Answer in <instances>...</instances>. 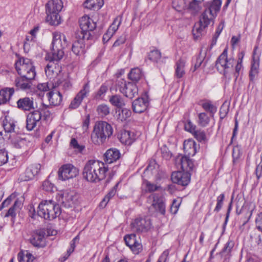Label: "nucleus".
Segmentation results:
<instances>
[{
    "mask_svg": "<svg viewBox=\"0 0 262 262\" xmlns=\"http://www.w3.org/2000/svg\"><path fill=\"white\" fill-rule=\"evenodd\" d=\"M235 60L233 58L228 57L227 49H225L223 53L220 55L216 61V67L220 73L228 79L231 78V75L234 72L233 67Z\"/></svg>",
    "mask_w": 262,
    "mask_h": 262,
    "instance_id": "nucleus-7",
    "label": "nucleus"
},
{
    "mask_svg": "<svg viewBox=\"0 0 262 262\" xmlns=\"http://www.w3.org/2000/svg\"><path fill=\"white\" fill-rule=\"evenodd\" d=\"M15 66L16 70L19 75H23L25 77H35L36 72L35 67L30 59L19 57L17 60L16 61Z\"/></svg>",
    "mask_w": 262,
    "mask_h": 262,
    "instance_id": "nucleus-9",
    "label": "nucleus"
},
{
    "mask_svg": "<svg viewBox=\"0 0 262 262\" xmlns=\"http://www.w3.org/2000/svg\"><path fill=\"white\" fill-rule=\"evenodd\" d=\"M234 246V242L232 241H228L225 245L224 247L221 251V254L223 256H226L228 255L231 251L232 249Z\"/></svg>",
    "mask_w": 262,
    "mask_h": 262,
    "instance_id": "nucleus-50",
    "label": "nucleus"
},
{
    "mask_svg": "<svg viewBox=\"0 0 262 262\" xmlns=\"http://www.w3.org/2000/svg\"><path fill=\"white\" fill-rule=\"evenodd\" d=\"M21 205V203L17 200H16L12 205L11 207L8 211L4 215V217H9L12 216L14 217L16 215L15 211L18 209Z\"/></svg>",
    "mask_w": 262,
    "mask_h": 262,
    "instance_id": "nucleus-42",
    "label": "nucleus"
},
{
    "mask_svg": "<svg viewBox=\"0 0 262 262\" xmlns=\"http://www.w3.org/2000/svg\"><path fill=\"white\" fill-rule=\"evenodd\" d=\"M112 126L105 121L97 122L91 134L92 142L95 145L103 144L113 134Z\"/></svg>",
    "mask_w": 262,
    "mask_h": 262,
    "instance_id": "nucleus-4",
    "label": "nucleus"
},
{
    "mask_svg": "<svg viewBox=\"0 0 262 262\" xmlns=\"http://www.w3.org/2000/svg\"><path fill=\"white\" fill-rule=\"evenodd\" d=\"M255 223L257 229L262 232V213L259 214L256 217Z\"/></svg>",
    "mask_w": 262,
    "mask_h": 262,
    "instance_id": "nucleus-61",
    "label": "nucleus"
},
{
    "mask_svg": "<svg viewBox=\"0 0 262 262\" xmlns=\"http://www.w3.org/2000/svg\"><path fill=\"white\" fill-rule=\"evenodd\" d=\"M12 145L16 148L26 150L30 144V142L22 138L17 134H13L8 137Z\"/></svg>",
    "mask_w": 262,
    "mask_h": 262,
    "instance_id": "nucleus-17",
    "label": "nucleus"
},
{
    "mask_svg": "<svg viewBox=\"0 0 262 262\" xmlns=\"http://www.w3.org/2000/svg\"><path fill=\"white\" fill-rule=\"evenodd\" d=\"M172 6L173 8L177 11L183 12L186 7L185 0H172Z\"/></svg>",
    "mask_w": 262,
    "mask_h": 262,
    "instance_id": "nucleus-38",
    "label": "nucleus"
},
{
    "mask_svg": "<svg viewBox=\"0 0 262 262\" xmlns=\"http://www.w3.org/2000/svg\"><path fill=\"white\" fill-rule=\"evenodd\" d=\"M185 61L182 59L177 62L175 74L177 78H180L185 74Z\"/></svg>",
    "mask_w": 262,
    "mask_h": 262,
    "instance_id": "nucleus-35",
    "label": "nucleus"
},
{
    "mask_svg": "<svg viewBox=\"0 0 262 262\" xmlns=\"http://www.w3.org/2000/svg\"><path fill=\"white\" fill-rule=\"evenodd\" d=\"M143 185L145 187V191L148 192H154L160 188V186L155 185L146 180L144 181Z\"/></svg>",
    "mask_w": 262,
    "mask_h": 262,
    "instance_id": "nucleus-48",
    "label": "nucleus"
},
{
    "mask_svg": "<svg viewBox=\"0 0 262 262\" xmlns=\"http://www.w3.org/2000/svg\"><path fill=\"white\" fill-rule=\"evenodd\" d=\"M109 101L113 105L119 108H122L125 105L123 98L119 95H114L110 96Z\"/></svg>",
    "mask_w": 262,
    "mask_h": 262,
    "instance_id": "nucleus-34",
    "label": "nucleus"
},
{
    "mask_svg": "<svg viewBox=\"0 0 262 262\" xmlns=\"http://www.w3.org/2000/svg\"><path fill=\"white\" fill-rule=\"evenodd\" d=\"M225 199V195L224 193L220 194L219 196H217L216 199V205L215 207L214 211L215 212H219L221 209L222 208L223 204V201Z\"/></svg>",
    "mask_w": 262,
    "mask_h": 262,
    "instance_id": "nucleus-57",
    "label": "nucleus"
},
{
    "mask_svg": "<svg viewBox=\"0 0 262 262\" xmlns=\"http://www.w3.org/2000/svg\"><path fill=\"white\" fill-rule=\"evenodd\" d=\"M152 197L153 199L152 206L161 214H164L165 212V207L164 198L162 196H159L157 194H152Z\"/></svg>",
    "mask_w": 262,
    "mask_h": 262,
    "instance_id": "nucleus-26",
    "label": "nucleus"
},
{
    "mask_svg": "<svg viewBox=\"0 0 262 262\" xmlns=\"http://www.w3.org/2000/svg\"><path fill=\"white\" fill-rule=\"evenodd\" d=\"M126 245L135 254H138L142 249V245L137 240L135 234L126 235L124 237Z\"/></svg>",
    "mask_w": 262,
    "mask_h": 262,
    "instance_id": "nucleus-18",
    "label": "nucleus"
},
{
    "mask_svg": "<svg viewBox=\"0 0 262 262\" xmlns=\"http://www.w3.org/2000/svg\"><path fill=\"white\" fill-rule=\"evenodd\" d=\"M77 199L78 196L75 192L67 190L59 195V201L66 207H72L76 203Z\"/></svg>",
    "mask_w": 262,
    "mask_h": 262,
    "instance_id": "nucleus-15",
    "label": "nucleus"
},
{
    "mask_svg": "<svg viewBox=\"0 0 262 262\" xmlns=\"http://www.w3.org/2000/svg\"><path fill=\"white\" fill-rule=\"evenodd\" d=\"M63 8L61 0H50L45 5L47 14L46 21L51 25H58L60 24V17L59 15Z\"/></svg>",
    "mask_w": 262,
    "mask_h": 262,
    "instance_id": "nucleus-6",
    "label": "nucleus"
},
{
    "mask_svg": "<svg viewBox=\"0 0 262 262\" xmlns=\"http://www.w3.org/2000/svg\"><path fill=\"white\" fill-rule=\"evenodd\" d=\"M103 0H86L84 3V6L88 9L98 10L103 6Z\"/></svg>",
    "mask_w": 262,
    "mask_h": 262,
    "instance_id": "nucleus-32",
    "label": "nucleus"
},
{
    "mask_svg": "<svg viewBox=\"0 0 262 262\" xmlns=\"http://www.w3.org/2000/svg\"><path fill=\"white\" fill-rule=\"evenodd\" d=\"M79 26L81 29L80 35L83 38L89 40L91 36L90 32L96 27V23L89 16H83L79 20Z\"/></svg>",
    "mask_w": 262,
    "mask_h": 262,
    "instance_id": "nucleus-10",
    "label": "nucleus"
},
{
    "mask_svg": "<svg viewBox=\"0 0 262 262\" xmlns=\"http://www.w3.org/2000/svg\"><path fill=\"white\" fill-rule=\"evenodd\" d=\"M157 165L155 161H150L148 166L146 168L144 171L145 174H148L149 173L153 174L156 172V168Z\"/></svg>",
    "mask_w": 262,
    "mask_h": 262,
    "instance_id": "nucleus-53",
    "label": "nucleus"
},
{
    "mask_svg": "<svg viewBox=\"0 0 262 262\" xmlns=\"http://www.w3.org/2000/svg\"><path fill=\"white\" fill-rule=\"evenodd\" d=\"M14 93L13 88H6L0 91V105L6 103Z\"/></svg>",
    "mask_w": 262,
    "mask_h": 262,
    "instance_id": "nucleus-30",
    "label": "nucleus"
},
{
    "mask_svg": "<svg viewBox=\"0 0 262 262\" xmlns=\"http://www.w3.org/2000/svg\"><path fill=\"white\" fill-rule=\"evenodd\" d=\"M67 46V40L64 34L60 32L53 33L52 51L46 54L45 59L49 61L45 68L47 76L51 78L60 71L58 62L63 58V49Z\"/></svg>",
    "mask_w": 262,
    "mask_h": 262,
    "instance_id": "nucleus-1",
    "label": "nucleus"
},
{
    "mask_svg": "<svg viewBox=\"0 0 262 262\" xmlns=\"http://www.w3.org/2000/svg\"><path fill=\"white\" fill-rule=\"evenodd\" d=\"M3 126L6 133L9 134V136L13 134H17L15 130V124L13 120H8L6 117L3 121Z\"/></svg>",
    "mask_w": 262,
    "mask_h": 262,
    "instance_id": "nucleus-33",
    "label": "nucleus"
},
{
    "mask_svg": "<svg viewBox=\"0 0 262 262\" xmlns=\"http://www.w3.org/2000/svg\"><path fill=\"white\" fill-rule=\"evenodd\" d=\"M241 156V151L239 148L237 146L234 147L232 150V157L233 159V162L238 159Z\"/></svg>",
    "mask_w": 262,
    "mask_h": 262,
    "instance_id": "nucleus-62",
    "label": "nucleus"
},
{
    "mask_svg": "<svg viewBox=\"0 0 262 262\" xmlns=\"http://www.w3.org/2000/svg\"><path fill=\"white\" fill-rule=\"evenodd\" d=\"M118 138L122 144L130 145L136 140V135L134 132L124 130L120 132Z\"/></svg>",
    "mask_w": 262,
    "mask_h": 262,
    "instance_id": "nucleus-22",
    "label": "nucleus"
},
{
    "mask_svg": "<svg viewBox=\"0 0 262 262\" xmlns=\"http://www.w3.org/2000/svg\"><path fill=\"white\" fill-rule=\"evenodd\" d=\"M150 226V220L145 217H137L131 224L132 230L137 232H146Z\"/></svg>",
    "mask_w": 262,
    "mask_h": 262,
    "instance_id": "nucleus-12",
    "label": "nucleus"
},
{
    "mask_svg": "<svg viewBox=\"0 0 262 262\" xmlns=\"http://www.w3.org/2000/svg\"><path fill=\"white\" fill-rule=\"evenodd\" d=\"M222 2L220 0H213L208 3L206 8L202 13L199 23L195 24L192 29V33L195 39L200 37L203 33L204 29L210 24L213 23V20L219 12Z\"/></svg>",
    "mask_w": 262,
    "mask_h": 262,
    "instance_id": "nucleus-2",
    "label": "nucleus"
},
{
    "mask_svg": "<svg viewBox=\"0 0 262 262\" xmlns=\"http://www.w3.org/2000/svg\"><path fill=\"white\" fill-rule=\"evenodd\" d=\"M97 111L100 116L104 117L110 114V108L107 105L102 104L98 106Z\"/></svg>",
    "mask_w": 262,
    "mask_h": 262,
    "instance_id": "nucleus-47",
    "label": "nucleus"
},
{
    "mask_svg": "<svg viewBox=\"0 0 262 262\" xmlns=\"http://www.w3.org/2000/svg\"><path fill=\"white\" fill-rule=\"evenodd\" d=\"M201 106L205 111L210 113L212 115L217 110L216 107L212 104L210 101L204 102L202 103Z\"/></svg>",
    "mask_w": 262,
    "mask_h": 262,
    "instance_id": "nucleus-43",
    "label": "nucleus"
},
{
    "mask_svg": "<svg viewBox=\"0 0 262 262\" xmlns=\"http://www.w3.org/2000/svg\"><path fill=\"white\" fill-rule=\"evenodd\" d=\"M245 55V52L244 51L241 52L238 55V60L235 66L234 73V76L235 77V79H236L238 76H239V72L242 69L243 65V59Z\"/></svg>",
    "mask_w": 262,
    "mask_h": 262,
    "instance_id": "nucleus-39",
    "label": "nucleus"
},
{
    "mask_svg": "<svg viewBox=\"0 0 262 262\" xmlns=\"http://www.w3.org/2000/svg\"><path fill=\"white\" fill-rule=\"evenodd\" d=\"M184 149L189 156H193L196 152V143L192 140L184 142Z\"/></svg>",
    "mask_w": 262,
    "mask_h": 262,
    "instance_id": "nucleus-31",
    "label": "nucleus"
},
{
    "mask_svg": "<svg viewBox=\"0 0 262 262\" xmlns=\"http://www.w3.org/2000/svg\"><path fill=\"white\" fill-rule=\"evenodd\" d=\"M48 100L51 104L59 105L62 101V96L59 92L50 91L47 93Z\"/></svg>",
    "mask_w": 262,
    "mask_h": 262,
    "instance_id": "nucleus-29",
    "label": "nucleus"
},
{
    "mask_svg": "<svg viewBox=\"0 0 262 262\" xmlns=\"http://www.w3.org/2000/svg\"><path fill=\"white\" fill-rule=\"evenodd\" d=\"M70 145L72 146L76 151L81 152L84 149L85 146L82 145H80L78 143L77 140L75 138H72L70 142Z\"/></svg>",
    "mask_w": 262,
    "mask_h": 262,
    "instance_id": "nucleus-56",
    "label": "nucleus"
},
{
    "mask_svg": "<svg viewBox=\"0 0 262 262\" xmlns=\"http://www.w3.org/2000/svg\"><path fill=\"white\" fill-rule=\"evenodd\" d=\"M61 213L59 205L52 200H45L41 202L37 208L38 216L45 220H52Z\"/></svg>",
    "mask_w": 262,
    "mask_h": 262,
    "instance_id": "nucleus-5",
    "label": "nucleus"
},
{
    "mask_svg": "<svg viewBox=\"0 0 262 262\" xmlns=\"http://www.w3.org/2000/svg\"><path fill=\"white\" fill-rule=\"evenodd\" d=\"M42 186L43 189L48 192H52L56 190L54 185L48 180L43 182Z\"/></svg>",
    "mask_w": 262,
    "mask_h": 262,
    "instance_id": "nucleus-52",
    "label": "nucleus"
},
{
    "mask_svg": "<svg viewBox=\"0 0 262 262\" xmlns=\"http://www.w3.org/2000/svg\"><path fill=\"white\" fill-rule=\"evenodd\" d=\"M120 157V153L116 148H110L104 154V160L107 163L111 164L118 160Z\"/></svg>",
    "mask_w": 262,
    "mask_h": 262,
    "instance_id": "nucleus-25",
    "label": "nucleus"
},
{
    "mask_svg": "<svg viewBox=\"0 0 262 262\" xmlns=\"http://www.w3.org/2000/svg\"><path fill=\"white\" fill-rule=\"evenodd\" d=\"M128 76L132 81H138L141 78L143 74L141 69L137 68L132 69Z\"/></svg>",
    "mask_w": 262,
    "mask_h": 262,
    "instance_id": "nucleus-36",
    "label": "nucleus"
},
{
    "mask_svg": "<svg viewBox=\"0 0 262 262\" xmlns=\"http://www.w3.org/2000/svg\"><path fill=\"white\" fill-rule=\"evenodd\" d=\"M40 167L39 164H35L29 166L25 172L24 180L29 181L34 178L38 173Z\"/></svg>",
    "mask_w": 262,
    "mask_h": 262,
    "instance_id": "nucleus-28",
    "label": "nucleus"
},
{
    "mask_svg": "<svg viewBox=\"0 0 262 262\" xmlns=\"http://www.w3.org/2000/svg\"><path fill=\"white\" fill-rule=\"evenodd\" d=\"M119 183H117L115 186L112 189V190L107 193V194L104 197L103 200L101 202L100 205L101 206H105L106 204L108 202L110 199L114 196L116 192V189L118 186Z\"/></svg>",
    "mask_w": 262,
    "mask_h": 262,
    "instance_id": "nucleus-46",
    "label": "nucleus"
},
{
    "mask_svg": "<svg viewBox=\"0 0 262 262\" xmlns=\"http://www.w3.org/2000/svg\"><path fill=\"white\" fill-rule=\"evenodd\" d=\"M168 254L169 252L167 250L164 251L159 257L157 262H165Z\"/></svg>",
    "mask_w": 262,
    "mask_h": 262,
    "instance_id": "nucleus-64",
    "label": "nucleus"
},
{
    "mask_svg": "<svg viewBox=\"0 0 262 262\" xmlns=\"http://www.w3.org/2000/svg\"><path fill=\"white\" fill-rule=\"evenodd\" d=\"M201 2L193 0V2L190 3L189 8L195 12H198L201 8L200 5Z\"/></svg>",
    "mask_w": 262,
    "mask_h": 262,
    "instance_id": "nucleus-58",
    "label": "nucleus"
},
{
    "mask_svg": "<svg viewBox=\"0 0 262 262\" xmlns=\"http://www.w3.org/2000/svg\"><path fill=\"white\" fill-rule=\"evenodd\" d=\"M121 23V18L119 16L116 17L114 19L112 24L108 28V29L115 34V32L118 29L119 27L120 26Z\"/></svg>",
    "mask_w": 262,
    "mask_h": 262,
    "instance_id": "nucleus-51",
    "label": "nucleus"
},
{
    "mask_svg": "<svg viewBox=\"0 0 262 262\" xmlns=\"http://www.w3.org/2000/svg\"><path fill=\"white\" fill-rule=\"evenodd\" d=\"M161 53L158 50L151 51L148 54V58L153 61L157 62L161 58Z\"/></svg>",
    "mask_w": 262,
    "mask_h": 262,
    "instance_id": "nucleus-54",
    "label": "nucleus"
},
{
    "mask_svg": "<svg viewBox=\"0 0 262 262\" xmlns=\"http://www.w3.org/2000/svg\"><path fill=\"white\" fill-rule=\"evenodd\" d=\"M79 36L80 38L73 42L72 48L73 52L76 55H80L84 52L85 45L84 40L86 38H83L80 35Z\"/></svg>",
    "mask_w": 262,
    "mask_h": 262,
    "instance_id": "nucleus-27",
    "label": "nucleus"
},
{
    "mask_svg": "<svg viewBox=\"0 0 262 262\" xmlns=\"http://www.w3.org/2000/svg\"><path fill=\"white\" fill-rule=\"evenodd\" d=\"M118 113L117 117V119L121 122L125 121L130 116V111L127 108H122L121 110H119L116 113Z\"/></svg>",
    "mask_w": 262,
    "mask_h": 262,
    "instance_id": "nucleus-40",
    "label": "nucleus"
},
{
    "mask_svg": "<svg viewBox=\"0 0 262 262\" xmlns=\"http://www.w3.org/2000/svg\"><path fill=\"white\" fill-rule=\"evenodd\" d=\"M108 171L104 163L96 160L88 161L83 169V179L91 183H97L105 179Z\"/></svg>",
    "mask_w": 262,
    "mask_h": 262,
    "instance_id": "nucleus-3",
    "label": "nucleus"
},
{
    "mask_svg": "<svg viewBox=\"0 0 262 262\" xmlns=\"http://www.w3.org/2000/svg\"><path fill=\"white\" fill-rule=\"evenodd\" d=\"M119 83V91L125 97L132 99L138 94V88L135 84L132 82L126 83L124 80L120 81Z\"/></svg>",
    "mask_w": 262,
    "mask_h": 262,
    "instance_id": "nucleus-13",
    "label": "nucleus"
},
{
    "mask_svg": "<svg viewBox=\"0 0 262 262\" xmlns=\"http://www.w3.org/2000/svg\"><path fill=\"white\" fill-rule=\"evenodd\" d=\"M257 49V47H255L253 52L252 61L251 62V69L249 72L250 81H253L259 72V55L256 53Z\"/></svg>",
    "mask_w": 262,
    "mask_h": 262,
    "instance_id": "nucleus-19",
    "label": "nucleus"
},
{
    "mask_svg": "<svg viewBox=\"0 0 262 262\" xmlns=\"http://www.w3.org/2000/svg\"><path fill=\"white\" fill-rule=\"evenodd\" d=\"M177 164L181 165L183 171L189 172L193 169V161L187 156H179L176 159Z\"/></svg>",
    "mask_w": 262,
    "mask_h": 262,
    "instance_id": "nucleus-24",
    "label": "nucleus"
},
{
    "mask_svg": "<svg viewBox=\"0 0 262 262\" xmlns=\"http://www.w3.org/2000/svg\"><path fill=\"white\" fill-rule=\"evenodd\" d=\"M8 161V152L4 148H0V166L6 164Z\"/></svg>",
    "mask_w": 262,
    "mask_h": 262,
    "instance_id": "nucleus-55",
    "label": "nucleus"
},
{
    "mask_svg": "<svg viewBox=\"0 0 262 262\" xmlns=\"http://www.w3.org/2000/svg\"><path fill=\"white\" fill-rule=\"evenodd\" d=\"M49 105L41 104L36 110L29 113L26 119V128L28 130H33L39 123L42 116L47 117L50 115Z\"/></svg>",
    "mask_w": 262,
    "mask_h": 262,
    "instance_id": "nucleus-8",
    "label": "nucleus"
},
{
    "mask_svg": "<svg viewBox=\"0 0 262 262\" xmlns=\"http://www.w3.org/2000/svg\"><path fill=\"white\" fill-rule=\"evenodd\" d=\"M19 77H17L15 80L16 86L23 91H27L31 88L32 85V80L35 77L30 76L25 77L23 75H20Z\"/></svg>",
    "mask_w": 262,
    "mask_h": 262,
    "instance_id": "nucleus-20",
    "label": "nucleus"
},
{
    "mask_svg": "<svg viewBox=\"0 0 262 262\" xmlns=\"http://www.w3.org/2000/svg\"><path fill=\"white\" fill-rule=\"evenodd\" d=\"M17 107L23 111H30L35 108L34 99L32 97H25L17 101Z\"/></svg>",
    "mask_w": 262,
    "mask_h": 262,
    "instance_id": "nucleus-21",
    "label": "nucleus"
},
{
    "mask_svg": "<svg viewBox=\"0 0 262 262\" xmlns=\"http://www.w3.org/2000/svg\"><path fill=\"white\" fill-rule=\"evenodd\" d=\"M44 239V235L41 233H36L31 239V243L36 247H40L42 246V242Z\"/></svg>",
    "mask_w": 262,
    "mask_h": 262,
    "instance_id": "nucleus-41",
    "label": "nucleus"
},
{
    "mask_svg": "<svg viewBox=\"0 0 262 262\" xmlns=\"http://www.w3.org/2000/svg\"><path fill=\"white\" fill-rule=\"evenodd\" d=\"M192 135L199 142L205 143L207 141L206 133L204 130H196Z\"/></svg>",
    "mask_w": 262,
    "mask_h": 262,
    "instance_id": "nucleus-45",
    "label": "nucleus"
},
{
    "mask_svg": "<svg viewBox=\"0 0 262 262\" xmlns=\"http://www.w3.org/2000/svg\"><path fill=\"white\" fill-rule=\"evenodd\" d=\"M196 126L190 121H188L185 124V129L186 130L191 133L192 134L196 130Z\"/></svg>",
    "mask_w": 262,
    "mask_h": 262,
    "instance_id": "nucleus-59",
    "label": "nucleus"
},
{
    "mask_svg": "<svg viewBox=\"0 0 262 262\" xmlns=\"http://www.w3.org/2000/svg\"><path fill=\"white\" fill-rule=\"evenodd\" d=\"M37 90L36 91L37 94L39 96L42 97L43 93L50 90L48 83H39L37 86Z\"/></svg>",
    "mask_w": 262,
    "mask_h": 262,
    "instance_id": "nucleus-49",
    "label": "nucleus"
},
{
    "mask_svg": "<svg viewBox=\"0 0 262 262\" xmlns=\"http://www.w3.org/2000/svg\"><path fill=\"white\" fill-rule=\"evenodd\" d=\"M190 173L184 171L173 172L171 174V180L182 186H187L190 181Z\"/></svg>",
    "mask_w": 262,
    "mask_h": 262,
    "instance_id": "nucleus-16",
    "label": "nucleus"
},
{
    "mask_svg": "<svg viewBox=\"0 0 262 262\" xmlns=\"http://www.w3.org/2000/svg\"><path fill=\"white\" fill-rule=\"evenodd\" d=\"M90 93V85L89 83L85 84L82 89L77 93L73 100L71 101L69 108L76 109L81 103L83 99L88 97Z\"/></svg>",
    "mask_w": 262,
    "mask_h": 262,
    "instance_id": "nucleus-14",
    "label": "nucleus"
},
{
    "mask_svg": "<svg viewBox=\"0 0 262 262\" xmlns=\"http://www.w3.org/2000/svg\"><path fill=\"white\" fill-rule=\"evenodd\" d=\"M210 121L209 117L205 113H201L198 115V124L199 125L205 127L207 126Z\"/></svg>",
    "mask_w": 262,
    "mask_h": 262,
    "instance_id": "nucleus-44",
    "label": "nucleus"
},
{
    "mask_svg": "<svg viewBox=\"0 0 262 262\" xmlns=\"http://www.w3.org/2000/svg\"><path fill=\"white\" fill-rule=\"evenodd\" d=\"M17 257L19 262H31L34 258L33 255L27 251L19 252Z\"/></svg>",
    "mask_w": 262,
    "mask_h": 262,
    "instance_id": "nucleus-37",
    "label": "nucleus"
},
{
    "mask_svg": "<svg viewBox=\"0 0 262 262\" xmlns=\"http://www.w3.org/2000/svg\"><path fill=\"white\" fill-rule=\"evenodd\" d=\"M148 104L147 98H139L132 103L133 111L137 113H141L147 109Z\"/></svg>",
    "mask_w": 262,
    "mask_h": 262,
    "instance_id": "nucleus-23",
    "label": "nucleus"
},
{
    "mask_svg": "<svg viewBox=\"0 0 262 262\" xmlns=\"http://www.w3.org/2000/svg\"><path fill=\"white\" fill-rule=\"evenodd\" d=\"M58 173L59 179L65 181L75 177L78 174V170L72 164H66L59 169Z\"/></svg>",
    "mask_w": 262,
    "mask_h": 262,
    "instance_id": "nucleus-11",
    "label": "nucleus"
},
{
    "mask_svg": "<svg viewBox=\"0 0 262 262\" xmlns=\"http://www.w3.org/2000/svg\"><path fill=\"white\" fill-rule=\"evenodd\" d=\"M180 205V203L178 201L174 200L173 201L170 207V212L172 214H176L178 211L179 207Z\"/></svg>",
    "mask_w": 262,
    "mask_h": 262,
    "instance_id": "nucleus-60",
    "label": "nucleus"
},
{
    "mask_svg": "<svg viewBox=\"0 0 262 262\" xmlns=\"http://www.w3.org/2000/svg\"><path fill=\"white\" fill-rule=\"evenodd\" d=\"M114 34V33L108 29L107 31L103 36V41H108Z\"/></svg>",
    "mask_w": 262,
    "mask_h": 262,
    "instance_id": "nucleus-63",
    "label": "nucleus"
}]
</instances>
